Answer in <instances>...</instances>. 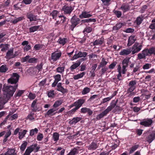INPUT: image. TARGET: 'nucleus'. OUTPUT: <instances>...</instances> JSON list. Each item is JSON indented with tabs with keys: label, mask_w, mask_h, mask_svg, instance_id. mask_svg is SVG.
Here are the masks:
<instances>
[{
	"label": "nucleus",
	"mask_w": 155,
	"mask_h": 155,
	"mask_svg": "<svg viewBox=\"0 0 155 155\" xmlns=\"http://www.w3.org/2000/svg\"><path fill=\"white\" fill-rule=\"evenodd\" d=\"M13 49L8 51L6 53V56L9 57L8 58L10 59L14 58L16 56L15 54H13Z\"/></svg>",
	"instance_id": "2eb2a0df"
},
{
	"label": "nucleus",
	"mask_w": 155,
	"mask_h": 155,
	"mask_svg": "<svg viewBox=\"0 0 155 155\" xmlns=\"http://www.w3.org/2000/svg\"><path fill=\"white\" fill-rule=\"evenodd\" d=\"M81 113H87L88 114L90 115L93 114V111L90 108L86 107H83L81 109Z\"/></svg>",
	"instance_id": "f8f14e48"
},
{
	"label": "nucleus",
	"mask_w": 155,
	"mask_h": 155,
	"mask_svg": "<svg viewBox=\"0 0 155 155\" xmlns=\"http://www.w3.org/2000/svg\"><path fill=\"white\" fill-rule=\"evenodd\" d=\"M117 63L116 62H114L112 63L109 66V68L110 69H114L117 64Z\"/></svg>",
	"instance_id": "6e6d98bb"
},
{
	"label": "nucleus",
	"mask_w": 155,
	"mask_h": 155,
	"mask_svg": "<svg viewBox=\"0 0 155 155\" xmlns=\"http://www.w3.org/2000/svg\"><path fill=\"white\" fill-rule=\"evenodd\" d=\"M58 13V12L57 11L54 10L50 13V15L52 16L53 19H56L57 17Z\"/></svg>",
	"instance_id": "a19ab883"
},
{
	"label": "nucleus",
	"mask_w": 155,
	"mask_h": 155,
	"mask_svg": "<svg viewBox=\"0 0 155 155\" xmlns=\"http://www.w3.org/2000/svg\"><path fill=\"white\" fill-rule=\"evenodd\" d=\"M15 152V150L14 149H8V150L5 153L4 155H12L14 153H16Z\"/></svg>",
	"instance_id": "393cba45"
},
{
	"label": "nucleus",
	"mask_w": 155,
	"mask_h": 155,
	"mask_svg": "<svg viewBox=\"0 0 155 155\" xmlns=\"http://www.w3.org/2000/svg\"><path fill=\"white\" fill-rule=\"evenodd\" d=\"M151 67V64L149 63H146L143 67V68L144 70H147L150 68Z\"/></svg>",
	"instance_id": "37998d69"
},
{
	"label": "nucleus",
	"mask_w": 155,
	"mask_h": 155,
	"mask_svg": "<svg viewBox=\"0 0 155 155\" xmlns=\"http://www.w3.org/2000/svg\"><path fill=\"white\" fill-rule=\"evenodd\" d=\"M53 138L54 141H57L59 139V135L57 133H54L53 134Z\"/></svg>",
	"instance_id": "de8ad7c7"
},
{
	"label": "nucleus",
	"mask_w": 155,
	"mask_h": 155,
	"mask_svg": "<svg viewBox=\"0 0 155 155\" xmlns=\"http://www.w3.org/2000/svg\"><path fill=\"white\" fill-rule=\"evenodd\" d=\"M104 41V38H101L96 40L93 43L94 46L97 45H101L103 44Z\"/></svg>",
	"instance_id": "6ab92c4d"
},
{
	"label": "nucleus",
	"mask_w": 155,
	"mask_h": 155,
	"mask_svg": "<svg viewBox=\"0 0 155 155\" xmlns=\"http://www.w3.org/2000/svg\"><path fill=\"white\" fill-rule=\"evenodd\" d=\"M90 91V89L87 87L84 88L82 91V93L83 94H85L89 93Z\"/></svg>",
	"instance_id": "79ce46f5"
},
{
	"label": "nucleus",
	"mask_w": 155,
	"mask_h": 155,
	"mask_svg": "<svg viewBox=\"0 0 155 155\" xmlns=\"http://www.w3.org/2000/svg\"><path fill=\"white\" fill-rule=\"evenodd\" d=\"M127 67L124 66V65H123L122 67L121 68L120 65H119L117 68V70L119 68L120 72L122 73L123 74H124L126 73V72L127 71L126 68Z\"/></svg>",
	"instance_id": "aec40b11"
},
{
	"label": "nucleus",
	"mask_w": 155,
	"mask_h": 155,
	"mask_svg": "<svg viewBox=\"0 0 155 155\" xmlns=\"http://www.w3.org/2000/svg\"><path fill=\"white\" fill-rule=\"evenodd\" d=\"M74 106H75V107L70 111L71 112H75L78 109V102L76 101L74 104L71 105L70 107H71Z\"/></svg>",
	"instance_id": "7c9ffc66"
},
{
	"label": "nucleus",
	"mask_w": 155,
	"mask_h": 155,
	"mask_svg": "<svg viewBox=\"0 0 155 155\" xmlns=\"http://www.w3.org/2000/svg\"><path fill=\"white\" fill-rule=\"evenodd\" d=\"M12 75V77L9 79L8 81L11 84H15L18 82L20 76L17 73H13Z\"/></svg>",
	"instance_id": "7ed1b4c3"
},
{
	"label": "nucleus",
	"mask_w": 155,
	"mask_h": 155,
	"mask_svg": "<svg viewBox=\"0 0 155 155\" xmlns=\"http://www.w3.org/2000/svg\"><path fill=\"white\" fill-rule=\"evenodd\" d=\"M116 105V103H111L110 105L105 110L97 116L96 119L97 120H100L104 116H106L110 111L115 107Z\"/></svg>",
	"instance_id": "f03ea898"
},
{
	"label": "nucleus",
	"mask_w": 155,
	"mask_h": 155,
	"mask_svg": "<svg viewBox=\"0 0 155 155\" xmlns=\"http://www.w3.org/2000/svg\"><path fill=\"white\" fill-rule=\"evenodd\" d=\"M136 39L135 36L133 35L130 36L128 39L127 46H130L136 41Z\"/></svg>",
	"instance_id": "9d476101"
},
{
	"label": "nucleus",
	"mask_w": 155,
	"mask_h": 155,
	"mask_svg": "<svg viewBox=\"0 0 155 155\" xmlns=\"http://www.w3.org/2000/svg\"><path fill=\"white\" fill-rule=\"evenodd\" d=\"M77 149L75 148L72 150L67 155H74L77 151Z\"/></svg>",
	"instance_id": "13d9d810"
},
{
	"label": "nucleus",
	"mask_w": 155,
	"mask_h": 155,
	"mask_svg": "<svg viewBox=\"0 0 155 155\" xmlns=\"http://www.w3.org/2000/svg\"><path fill=\"white\" fill-rule=\"evenodd\" d=\"M77 67L78 63H76L71 66L70 69L71 71H73L74 69H76Z\"/></svg>",
	"instance_id": "e2e57ef3"
},
{
	"label": "nucleus",
	"mask_w": 155,
	"mask_h": 155,
	"mask_svg": "<svg viewBox=\"0 0 155 155\" xmlns=\"http://www.w3.org/2000/svg\"><path fill=\"white\" fill-rule=\"evenodd\" d=\"M39 26H35L31 27L29 28L30 32H34L37 30L39 28Z\"/></svg>",
	"instance_id": "f704fd0d"
},
{
	"label": "nucleus",
	"mask_w": 155,
	"mask_h": 155,
	"mask_svg": "<svg viewBox=\"0 0 155 155\" xmlns=\"http://www.w3.org/2000/svg\"><path fill=\"white\" fill-rule=\"evenodd\" d=\"M5 98L3 97H2L1 98V101H2V103H0V110H1L3 108L4 105L5 104V103L7 102H5Z\"/></svg>",
	"instance_id": "c85d7f7f"
},
{
	"label": "nucleus",
	"mask_w": 155,
	"mask_h": 155,
	"mask_svg": "<svg viewBox=\"0 0 155 155\" xmlns=\"http://www.w3.org/2000/svg\"><path fill=\"white\" fill-rule=\"evenodd\" d=\"M85 101V100L83 99H80L78 100V108L82 106Z\"/></svg>",
	"instance_id": "ea45409f"
},
{
	"label": "nucleus",
	"mask_w": 155,
	"mask_h": 155,
	"mask_svg": "<svg viewBox=\"0 0 155 155\" xmlns=\"http://www.w3.org/2000/svg\"><path fill=\"white\" fill-rule=\"evenodd\" d=\"M138 147H139L138 145H135L133 146L130 148V150L129 151V153H133L134 151L136 150L138 148Z\"/></svg>",
	"instance_id": "e433bc0d"
},
{
	"label": "nucleus",
	"mask_w": 155,
	"mask_h": 155,
	"mask_svg": "<svg viewBox=\"0 0 155 155\" xmlns=\"http://www.w3.org/2000/svg\"><path fill=\"white\" fill-rule=\"evenodd\" d=\"M148 49L150 55H155V47H151Z\"/></svg>",
	"instance_id": "4c0bfd02"
},
{
	"label": "nucleus",
	"mask_w": 155,
	"mask_h": 155,
	"mask_svg": "<svg viewBox=\"0 0 155 155\" xmlns=\"http://www.w3.org/2000/svg\"><path fill=\"white\" fill-rule=\"evenodd\" d=\"M129 60L130 58H126L124 59L122 62L123 65H124V66L126 67H128Z\"/></svg>",
	"instance_id": "bb28decb"
},
{
	"label": "nucleus",
	"mask_w": 155,
	"mask_h": 155,
	"mask_svg": "<svg viewBox=\"0 0 155 155\" xmlns=\"http://www.w3.org/2000/svg\"><path fill=\"white\" fill-rule=\"evenodd\" d=\"M61 76L60 74H57L54 76L55 81L58 83L61 80Z\"/></svg>",
	"instance_id": "bf43d9fd"
},
{
	"label": "nucleus",
	"mask_w": 155,
	"mask_h": 155,
	"mask_svg": "<svg viewBox=\"0 0 155 155\" xmlns=\"http://www.w3.org/2000/svg\"><path fill=\"white\" fill-rule=\"evenodd\" d=\"M61 52H54L51 54V59L54 61H56L61 56Z\"/></svg>",
	"instance_id": "6e6552de"
},
{
	"label": "nucleus",
	"mask_w": 155,
	"mask_h": 155,
	"mask_svg": "<svg viewBox=\"0 0 155 155\" xmlns=\"http://www.w3.org/2000/svg\"><path fill=\"white\" fill-rule=\"evenodd\" d=\"M57 90L59 91H61L63 94L66 93L67 92V90L64 88L62 86L58 88H57Z\"/></svg>",
	"instance_id": "c9c22d12"
},
{
	"label": "nucleus",
	"mask_w": 155,
	"mask_h": 155,
	"mask_svg": "<svg viewBox=\"0 0 155 155\" xmlns=\"http://www.w3.org/2000/svg\"><path fill=\"white\" fill-rule=\"evenodd\" d=\"M142 46L138 43H135L133 46L132 48V54H134L140 51L141 49Z\"/></svg>",
	"instance_id": "20e7f679"
},
{
	"label": "nucleus",
	"mask_w": 155,
	"mask_h": 155,
	"mask_svg": "<svg viewBox=\"0 0 155 155\" xmlns=\"http://www.w3.org/2000/svg\"><path fill=\"white\" fill-rule=\"evenodd\" d=\"M98 147L97 144L94 142L92 143L88 146V149L89 150H94L96 149Z\"/></svg>",
	"instance_id": "5701e85b"
},
{
	"label": "nucleus",
	"mask_w": 155,
	"mask_h": 155,
	"mask_svg": "<svg viewBox=\"0 0 155 155\" xmlns=\"http://www.w3.org/2000/svg\"><path fill=\"white\" fill-rule=\"evenodd\" d=\"M8 44H5V45H3V44H1L0 45V47L2 48L1 51H4L7 50L8 48Z\"/></svg>",
	"instance_id": "473e14b6"
},
{
	"label": "nucleus",
	"mask_w": 155,
	"mask_h": 155,
	"mask_svg": "<svg viewBox=\"0 0 155 155\" xmlns=\"http://www.w3.org/2000/svg\"><path fill=\"white\" fill-rule=\"evenodd\" d=\"M37 101V100H34L31 105V107L33 108L32 110L33 112H36L38 110L37 107L36 106Z\"/></svg>",
	"instance_id": "b1692460"
},
{
	"label": "nucleus",
	"mask_w": 155,
	"mask_h": 155,
	"mask_svg": "<svg viewBox=\"0 0 155 155\" xmlns=\"http://www.w3.org/2000/svg\"><path fill=\"white\" fill-rule=\"evenodd\" d=\"M37 59L35 58H31L28 59V62L30 63H34L36 62Z\"/></svg>",
	"instance_id": "0e129e2a"
},
{
	"label": "nucleus",
	"mask_w": 155,
	"mask_h": 155,
	"mask_svg": "<svg viewBox=\"0 0 155 155\" xmlns=\"http://www.w3.org/2000/svg\"><path fill=\"white\" fill-rule=\"evenodd\" d=\"M111 99V98H110V97L104 98L102 99V101L101 103V104H104L107 101H108Z\"/></svg>",
	"instance_id": "5fc2aeb1"
},
{
	"label": "nucleus",
	"mask_w": 155,
	"mask_h": 155,
	"mask_svg": "<svg viewBox=\"0 0 155 155\" xmlns=\"http://www.w3.org/2000/svg\"><path fill=\"white\" fill-rule=\"evenodd\" d=\"M57 18H58L60 21H61V22H62V23H63L65 22L66 19L65 17L62 15L59 16Z\"/></svg>",
	"instance_id": "49530a36"
},
{
	"label": "nucleus",
	"mask_w": 155,
	"mask_h": 155,
	"mask_svg": "<svg viewBox=\"0 0 155 155\" xmlns=\"http://www.w3.org/2000/svg\"><path fill=\"white\" fill-rule=\"evenodd\" d=\"M92 30V28H91L88 26H86L83 32L85 34L89 33L91 32Z\"/></svg>",
	"instance_id": "c756f323"
},
{
	"label": "nucleus",
	"mask_w": 155,
	"mask_h": 155,
	"mask_svg": "<svg viewBox=\"0 0 155 155\" xmlns=\"http://www.w3.org/2000/svg\"><path fill=\"white\" fill-rule=\"evenodd\" d=\"M42 47V45L40 44H36L34 47V48L36 50H38Z\"/></svg>",
	"instance_id": "680f3d73"
},
{
	"label": "nucleus",
	"mask_w": 155,
	"mask_h": 155,
	"mask_svg": "<svg viewBox=\"0 0 155 155\" xmlns=\"http://www.w3.org/2000/svg\"><path fill=\"white\" fill-rule=\"evenodd\" d=\"M120 9L124 12H127L130 9V6L127 4H124L121 6Z\"/></svg>",
	"instance_id": "4468645a"
},
{
	"label": "nucleus",
	"mask_w": 155,
	"mask_h": 155,
	"mask_svg": "<svg viewBox=\"0 0 155 155\" xmlns=\"http://www.w3.org/2000/svg\"><path fill=\"white\" fill-rule=\"evenodd\" d=\"M27 145V142L26 141H24L20 147V150L22 151H24L26 148Z\"/></svg>",
	"instance_id": "72a5a7b5"
},
{
	"label": "nucleus",
	"mask_w": 155,
	"mask_h": 155,
	"mask_svg": "<svg viewBox=\"0 0 155 155\" xmlns=\"http://www.w3.org/2000/svg\"><path fill=\"white\" fill-rule=\"evenodd\" d=\"M155 138V132H152L147 137V140L149 143H151Z\"/></svg>",
	"instance_id": "ddd939ff"
},
{
	"label": "nucleus",
	"mask_w": 155,
	"mask_h": 155,
	"mask_svg": "<svg viewBox=\"0 0 155 155\" xmlns=\"http://www.w3.org/2000/svg\"><path fill=\"white\" fill-rule=\"evenodd\" d=\"M107 63V62L105 61L104 58H103L102 59L101 62L98 67V68L100 69V68L103 67L105 66Z\"/></svg>",
	"instance_id": "412c9836"
},
{
	"label": "nucleus",
	"mask_w": 155,
	"mask_h": 155,
	"mask_svg": "<svg viewBox=\"0 0 155 155\" xmlns=\"http://www.w3.org/2000/svg\"><path fill=\"white\" fill-rule=\"evenodd\" d=\"M144 18V16L143 15H141L137 17L135 21V22L137 25H139L141 24L143 21Z\"/></svg>",
	"instance_id": "a211bd4d"
},
{
	"label": "nucleus",
	"mask_w": 155,
	"mask_h": 155,
	"mask_svg": "<svg viewBox=\"0 0 155 155\" xmlns=\"http://www.w3.org/2000/svg\"><path fill=\"white\" fill-rule=\"evenodd\" d=\"M145 58L142 52L141 53H140L137 54V58L138 59L140 60L142 59H145Z\"/></svg>",
	"instance_id": "8fccbe9b"
},
{
	"label": "nucleus",
	"mask_w": 155,
	"mask_h": 155,
	"mask_svg": "<svg viewBox=\"0 0 155 155\" xmlns=\"http://www.w3.org/2000/svg\"><path fill=\"white\" fill-rule=\"evenodd\" d=\"M142 52L145 58L147 56L150 55L148 49H144Z\"/></svg>",
	"instance_id": "58836bf2"
},
{
	"label": "nucleus",
	"mask_w": 155,
	"mask_h": 155,
	"mask_svg": "<svg viewBox=\"0 0 155 155\" xmlns=\"http://www.w3.org/2000/svg\"><path fill=\"white\" fill-rule=\"evenodd\" d=\"M103 4L105 5H108L110 4V2L111 0H101Z\"/></svg>",
	"instance_id": "69168bd1"
},
{
	"label": "nucleus",
	"mask_w": 155,
	"mask_h": 155,
	"mask_svg": "<svg viewBox=\"0 0 155 155\" xmlns=\"http://www.w3.org/2000/svg\"><path fill=\"white\" fill-rule=\"evenodd\" d=\"M64 67H59L57 69V71L58 72L62 73L64 71Z\"/></svg>",
	"instance_id": "774afa93"
},
{
	"label": "nucleus",
	"mask_w": 155,
	"mask_h": 155,
	"mask_svg": "<svg viewBox=\"0 0 155 155\" xmlns=\"http://www.w3.org/2000/svg\"><path fill=\"white\" fill-rule=\"evenodd\" d=\"M23 17H20L17 18L13 20H12V22L13 24H16L19 21L22 20L23 19Z\"/></svg>",
	"instance_id": "a18cd8bd"
},
{
	"label": "nucleus",
	"mask_w": 155,
	"mask_h": 155,
	"mask_svg": "<svg viewBox=\"0 0 155 155\" xmlns=\"http://www.w3.org/2000/svg\"><path fill=\"white\" fill-rule=\"evenodd\" d=\"M129 87L128 88L127 90V93H131L136 88V87H131L129 86Z\"/></svg>",
	"instance_id": "3c124183"
},
{
	"label": "nucleus",
	"mask_w": 155,
	"mask_h": 155,
	"mask_svg": "<svg viewBox=\"0 0 155 155\" xmlns=\"http://www.w3.org/2000/svg\"><path fill=\"white\" fill-rule=\"evenodd\" d=\"M37 146V144L35 143L28 147L25 153L23 155H29L30 153L33 151L35 147H36Z\"/></svg>",
	"instance_id": "0eeeda50"
},
{
	"label": "nucleus",
	"mask_w": 155,
	"mask_h": 155,
	"mask_svg": "<svg viewBox=\"0 0 155 155\" xmlns=\"http://www.w3.org/2000/svg\"><path fill=\"white\" fill-rule=\"evenodd\" d=\"M92 15L88 14L86 12H83L82 13L81 15H80L79 16L80 18H89Z\"/></svg>",
	"instance_id": "a878e982"
},
{
	"label": "nucleus",
	"mask_w": 155,
	"mask_h": 155,
	"mask_svg": "<svg viewBox=\"0 0 155 155\" xmlns=\"http://www.w3.org/2000/svg\"><path fill=\"white\" fill-rule=\"evenodd\" d=\"M136 84V82L135 81H131L129 83V86L135 87V85Z\"/></svg>",
	"instance_id": "052dcab7"
},
{
	"label": "nucleus",
	"mask_w": 155,
	"mask_h": 155,
	"mask_svg": "<svg viewBox=\"0 0 155 155\" xmlns=\"http://www.w3.org/2000/svg\"><path fill=\"white\" fill-rule=\"evenodd\" d=\"M78 122V117L74 118L72 120H70L69 123L70 124H75Z\"/></svg>",
	"instance_id": "09e8293b"
},
{
	"label": "nucleus",
	"mask_w": 155,
	"mask_h": 155,
	"mask_svg": "<svg viewBox=\"0 0 155 155\" xmlns=\"http://www.w3.org/2000/svg\"><path fill=\"white\" fill-rule=\"evenodd\" d=\"M38 130L37 128H35L34 129H31L30 131V135L32 136L34 135L35 133H37Z\"/></svg>",
	"instance_id": "2f4dec72"
},
{
	"label": "nucleus",
	"mask_w": 155,
	"mask_h": 155,
	"mask_svg": "<svg viewBox=\"0 0 155 155\" xmlns=\"http://www.w3.org/2000/svg\"><path fill=\"white\" fill-rule=\"evenodd\" d=\"M66 40V39L65 38H60L58 40V41L60 44H62L63 45H64L66 43L65 41Z\"/></svg>",
	"instance_id": "864d4df0"
},
{
	"label": "nucleus",
	"mask_w": 155,
	"mask_h": 155,
	"mask_svg": "<svg viewBox=\"0 0 155 155\" xmlns=\"http://www.w3.org/2000/svg\"><path fill=\"white\" fill-rule=\"evenodd\" d=\"M140 68V66L139 64H138L136 65V66L134 68L133 72L134 73H135L137 72L139 70Z\"/></svg>",
	"instance_id": "4d7b16f0"
},
{
	"label": "nucleus",
	"mask_w": 155,
	"mask_h": 155,
	"mask_svg": "<svg viewBox=\"0 0 155 155\" xmlns=\"http://www.w3.org/2000/svg\"><path fill=\"white\" fill-rule=\"evenodd\" d=\"M18 86V84L14 86L4 85L2 90L4 93L2 97L5 98V102H7L11 97L13 96Z\"/></svg>",
	"instance_id": "f257e3e1"
},
{
	"label": "nucleus",
	"mask_w": 155,
	"mask_h": 155,
	"mask_svg": "<svg viewBox=\"0 0 155 155\" xmlns=\"http://www.w3.org/2000/svg\"><path fill=\"white\" fill-rule=\"evenodd\" d=\"M8 70V68L7 65H3L0 67V72L1 73H5Z\"/></svg>",
	"instance_id": "4be33fe9"
},
{
	"label": "nucleus",
	"mask_w": 155,
	"mask_h": 155,
	"mask_svg": "<svg viewBox=\"0 0 155 155\" xmlns=\"http://www.w3.org/2000/svg\"><path fill=\"white\" fill-rule=\"evenodd\" d=\"M61 104L62 102L61 101H57L55 102L53 106L56 108L60 105Z\"/></svg>",
	"instance_id": "603ef678"
},
{
	"label": "nucleus",
	"mask_w": 155,
	"mask_h": 155,
	"mask_svg": "<svg viewBox=\"0 0 155 155\" xmlns=\"http://www.w3.org/2000/svg\"><path fill=\"white\" fill-rule=\"evenodd\" d=\"M62 10L64 11V13L68 14H70L72 10L71 7L65 5L63 7Z\"/></svg>",
	"instance_id": "9b49d317"
},
{
	"label": "nucleus",
	"mask_w": 155,
	"mask_h": 155,
	"mask_svg": "<svg viewBox=\"0 0 155 155\" xmlns=\"http://www.w3.org/2000/svg\"><path fill=\"white\" fill-rule=\"evenodd\" d=\"M153 123V120L151 119L147 118L144 119L141 121L140 124L141 125L145 127H149Z\"/></svg>",
	"instance_id": "39448f33"
},
{
	"label": "nucleus",
	"mask_w": 155,
	"mask_h": 155,
	"mask_svg": "<svg viewBox=\"0 0 155 155\" xmlns=\"http://www.w3.org/2000/svg\"><path fill=\"white\" fill-rule=\"evenodd\" d=\"M87 54V53L86 52H82L81 51L78 53V58L79 57H85Z\"/></svg>",
	"instance_id": "c03bdc74"
},
{
	"label": "nucleus",
	"mask_w": 155,
	"mask_h": 155,
	"mask_svg": "<svg viewBox=\"0 0 155 155\" xmlns=\"http://www.w3.org/2000/svg\"><path fill=\"white\" fill-rule=\"evenodd\" d=\"M71 25L70 26V28L73 31L74 28L78 25V18L74 15L71 18Z\"/></svg>",
	"instance_id": "423d86ee"
},
{
	"label": "nucleus",
	"mask_w": 155,
	"mask_h": 155,
	"mask_svg": "<svg viewBox=\"0 0 155 155\" xmlns=\"http://www.w3.org/2000/svg\"><path fill=\"white\" fill-rule=\"evenodd\" d=\"M43 136L42 134L39 133L37 137V140L38 141H41L43 138Z\"/></svg>",
	"instance_id": "338daca9"
},
{
	"label": "nucleus",
	"mask_w": 155,
	"mask_h": 155,
	"mask_svg": "<svg viewBox=\"0 0 155 155\" xmlns=\"http://www.w3.org/2000/svg\"><path fill=\"white\" fill-rule=\"evenodd\" d=\"M26 16L28 19H29L30 21H36L37 20V16L34 15L31 12L27 13Z\"/></svg>",
	"instance_id": "1a4fd4ad"
},
{
	"label": "nucleus",
	"mask_w": 155,
	"mask_h": 155,
	"mask_svg": "<svg viewBox=\"0 0 155 155\" xmlns=\"http://www.w3.org/2000/svg\"><path fill=\"white\" fill-rule=\"evenodd\" d=\"M124 25V23L119 22L117 23L113 28L114 31H117L120 29L122 26Z\"/></svg>",
	"instance_id": "f3484780"
},
{
	"label": "nucleus",
	"mask_w": 155,
	"mask_h": 155,
	"mask_svg": "<svg viewBox=\"0 0 155 155\" xmlns=\"http://www.w3.org/2000/svg\"><path fill=\"white\" fill-rule=\"evenodd\" d=\"M131 51L130 49H123L120 52V55H127L130 54Z\"/></svg>",
	"instance_id": "dca6fc26"
},
{
	"label": "nucleus",
	"mask_w": 155,
	"mask_h": 155,
	"mask_svg": "<svg viewBox=\"0 0 155 155\" xmlns=\"http://www.w3.org/2000/svg\"><path fill=\"white\" fill-rule=\"evenodd\" d=\"M27 131L26 130H23V131L22 132H19V138L20 139H21L24 137L25 136V135L26 134Z\"/></svg>",
	"instance_id": "cd10ccee"
}]
</instances>
